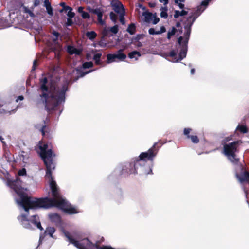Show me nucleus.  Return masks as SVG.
I'll return each mask as SVG.
<instances>
[{
    "label": "nucleus",
    "instance_id": "obj_13",
    "mask_svg": "<svg viewBox=\"0 0 249 249\" xmlns=\"http://www.w3.org/2000/svg\"><path fill=\"white\" fill-rule=\"evenodd\" d=\"M236 177L238 181L243 183L249 181V173L246 171H243L240 174H236Z\"/></svg>",
    "mask_w": 249,
    "mask_h": 249
},
{
    "label": "nucleus",
    "instance_id": "obj_33",
    "mask_svg": "<svg viewBox=\"0 0 249 249\" xmlns=\"http://www.w3.org/2000/svg\"><path fill=\"white\" fill-rule=\"evenodd\" d=\"M109 16H110L111 20L115 23L116 22V20L117 19L116 15L113 12H111L110 13Z\"/></svg>",
    "mask_w": 249,
    "mask_h": 249
},
{
    "label": "nucleus",
    "instance_id": "obj_35",
    "mask_svg": "<svg viewBox=\"0 0 249 249\" xmlns=\"http://www.w3.org/2000/svg\"><path fill=\"white\" fill-rule=\"evenodd\" d=\"M159 21V18L156 17V15H153V18L152 20L151 21L153 24H156Z\"/></svg>",
    "mask_w": 249,
    "mask_h": 249
},
{
    "label": "nucleus",
    "instance_id": "obj_58",
    "mask_svg": "<svg viewBox=\"0 0 249 249\" xmlns=\"http://www.w3.org/2000/svg\"><path fill=\"white\" fill-rule=\"evenodd\" d=\"M175 3L178 5V4L180 3V1L178 0H175Z\"/></svg>",
    "mask_w": 249,
    "mask_h": 249
},
{
    "label": "nucleus",
    "instance_id": "obj_10",
    "mask_svg": "<svg viewBox=\"0 0 249 249\" xmlns=\"http://www.w3.org/2000/svg\"><path fill=\"white\" fill-rule=\"evenodd\" d=\"M118 30V26L116 25L110 28L105 27L103 30L102 34L104 36H109V33L111 32L112 35H110V36H112V35L117 34Z\"/></svg>",
    "mask_w": 249,
    "mask_h": 249
},
{
    "label": "nucleus",
    "instance_id": "obj_42",
    "mask_svg": "<svg viewBox=\"0 0 249 249\" xmlns=\"http://www.w3.org/2000/svg\"><path fill=\"white\" fill-rule=\"evenodd\" d=\"M103 15H100L98 17V21L99 23L101 25L105 24V21L102 19Z\"/></svg>",
    "mask_w": 249,
    "mask_h": 249
},
{
    "label": "nucleus",
    "instance_id": "obj_11",
    "mask_svg": "<svg viewBox=\"0 0 249 249\" xmlns=\"http://www.w3.org/2000/svg\"><path fill=\"white\" fill-rule=\"evenodd\" d=\"M112 6L114 11L119 14V15H121L122 13L125 14L124 8L121 3L116 2L112 3Z\"/></svg>",
    "mask_w": 249,
    "mask_h": 249
},
{
    "label": "nucleus",
    "instance_id": "obj_27",
    "mask_svg": "<svg viewBox=\"0 0 249 249\" xmlns=\"http://www.w3.org/2000/svg\"><path fill=\"white\" fill-rule=\"evenodd\" d=\"M176 30H177L175 27H172V29L168 31L167 34V38L168 39H170L172 36H173L175 34Z\"/></svg>",
    "mask_w": 249,
    "mask_h": 249
},
{
    "label": "nucleus",
    "instance_id": "obj_4",
    "mask_svg": "<svg viewBox=\"0 0 249 249\" xmlns=\"http://www.w3.org/2000/svg\"><path fill=\"white\" fill-rule=\"evenodd\" d=\"M62 232L67 240L75 247L79 249H114L108 246L99 247L97 245L93 244L88 239L84 238L80 241H77L73 238L68 231L62 230Z\"/></svg>",
    "mask_w": 249,
    "mask_h": 249
},
{
    "label": "nucleus",
    "instance_id": "obj_40",
    "mask_svg": "<svg viewBox=\"0 0 249 249\" xmlns=\"http://www.w3.org/2000/svg\"><path fill=\"white\" fill-rule=\"evenodd\" d=\"M53 34L55 36V38H54L53 39V40L54 42H56V40H57V38H58V36L59 35V34L58 32L53 31Z\"/></svg>",
    "mask_w": 249,
    "mask_h": 249
},
{
    "label": "nucleus",
    "instance_id": "obj_51",
    "mask_svg": "<svg viewBox=\"0 0 249 249\" xmlns=\"http://www.w3.org/2000/svg\"><path fill=\"white\" fill-rule=\"evenodd\" d=\"M159 1L160 2H163L165 5H166L168 3V0H159Z\"/></svg>",
    "mask_w": 249,
    "mask_h": 249
},
{
    "label": "nucleus",
    "instance_id": "obj_2",
    "mask_svg": "<svg viewBox=\"0 0 249 249\" xmlns=\"http://www.w3.org/2000/svg\"><path fill=\"white\" fill-rule=\"evenodd\" d=\"M47 79L43 78L40 80V93L38 104L44 105L48 112L55 108L59 104L65 100V93L68 90V84L65 83L56 85L51 83L50 87L47 85Z\"/></svg>",
    "mask_w": 249,
    "mask_h": 249
},
{
    "label": "nucleus",
    "instance_id": "obj_26",
    "mask_svg": "<svg viewBox=\"0 0 249 249\" xmlns=\"http://www.w3.org/2000/svg\"><path fill=\"white\" fill-rule=\"evenodd\" d=\"M91 12L97 15V17L103 15V12L100 8L91 9Z\"/></svg>",
    "mask_w": 249,
    "mask_h": 249
},
{
    "label": "nucleus",
    "instance_id": "obj_1",
    "mask_svg": "<svg viewBox=\"0 0 249 249\" xmlns=\"http://www.w3.org/2000/svg\"><path fill=\"white\" fill-rule=\"evenodd\" d=\"M38 146L40 150L39 154L47 168L46 177L49 182L53 198L47 197L37 199L29 197L22 193V190L24 189L23 184L20 185V187L17 186V184H19V182H23L25 179L32 180V178L27 175L26 169L24 168L18 172L19 177L15 180H8L7 183V185L12 188L17 194L18 198L16 197L15 201L18 207L24 210L25 213H21L18 217L19 222L26 229H32L33 225L42 231L43 229L37 215H33L30 219L28 218L29 209L36 210L41 208L48 209L52 207H56L69 214L77 213L78 212L59 193V188L52 176V171L55 169L53 158L55 156V154L52 150V145L39 142Z\"/></svg>",
    "mask_w": 249,
    "mask_h": 249
},
{
    "label": "nucleus",
    "instance_id": "obj_60",
    "mask_svg": "<svg viewBox=\"0 0 249 249\" xmlns=\"http://www.w3.org/2000/svg\"><path fill=\"white\" fill-rule=\"evenodd\" d=\"M180 25V23L179 22H178L176 24L177 27H179Z\"/></svg>",
    "mask_w": 249,
    "mask_h": 249
},
{
    "label": "nucleus",
    "instance_id": "obj_23",
    "mask_svg": "<svg viewBox=\"0 0 249 249\" xmlns=\"http://www.w3.org/2000/svg\"><path fill=\"white\" fill-rule=\"evenodd\" d=\"M86 35L87 37L90 40L94 39L97 36V34L94 31L87 32Z\"/></svg>",
    "mask_w": 249,
    "mask_h": 249
},
{
    "label": "nucleus",
    "instance_id": "obj_21",
    "mask_svg": "<svg viewBox=\"0 0 249 249\" xmlns=\"http://www.w3.org/2000/svg\"><path fill=\"white\" fill-rule=\"evenodd\" d=\"M188 12L185 10H182L181 11L176 10L174 15V17L175 18H177L179 16H183L187 15Z\"/></svg>",
    "mask_w": 249,
    "mask_h": 249
},
{
    "label": "nucleus",
    "instance_id": "obj_3",
    "mask_svg": "<svg viewBox=\"0 0 249 249\" xmlns=\"http://www.w3.org/2000/svg\"><path fill=\"white\" fill-rule=\"evenodd\" d=\"M155 145L156 143L147 152H142L138 158L133 159L130 163H125L123 167V172L140 175L152 174V161L157 154L154 149Z\"/></svg>",
    "mask_w": 249,
    "mask_h": 249
},
{
    "label": "nucleus",
    "instance_id": "obj_52",
    "mask_svg": "<svg viewBox=\"0 0 249 249\" xmlns=\"http://www.w3.org/2000/svg\"><path fill=\"white\" fill-rule=\"evenodd\" d=\"M36 60H34V63H33V68H32V71H34L36 69Z\"/></svg>",
    "mask_w": 249,
    "mask_h": 249
},
{
    "label": "nucleus",
    "instance_id": "obj_57",
    "mask_svg": "<svg viewBox=\"0 0 249 249\" xmlns=\"http://www.w3.org/2000/svg\"><path fill=\"white\" fill-rule=\"evenodd\" d=\"M190 72H191V74H194V73H195V69H192L191 70V71Z\"/></svg>",
    "mask_w": 249,
    "mask_h": 249
},
{
    "label": "nucleus",
    "instance_id": "obj_19",
    "mask_svg": "<svg viewBox=\"0 0 249 249\" xmlns=\"http://www.w3.org/2000/svg\"><path fill=\"white\" fill-rule=\"evenodd\" d=\"M210 0H204L203 1L201 5L197 7L196 11L200 12L203 8L205 9Z\"/></svg>",
    "mask_w": 249,
    "mask_h": 249
},
{
    "label": "nucleus",
    "instance_id": "obj_49",
    "mask_svg": "<svg viewBox=\"0 0 249 249\" xmlns=\"http://www.w3.org/2000/svg\"><path fill=\"white\" fill-rule=\"evenodd\" d=\"M0 141L3 144V146H5L6 145V142L4 141V139L1 136H0Z\"/></svg>",
    "mask_w": 249,
    "mask_h": 249
},
{
    "label": "nucleus",
    "instance_id": "obj_16",
    "mask_svg": "<svg viewBox=\"0 0 249 249\" xmlns=\"http://www.w3.org/2000/svg\"><path fill=\"white\" fill-rule=\"evenodd\" d=\"M67 51L68 53L71 54H75L79 55L81 53V51L71 46H68Z\"/></svg>",
    "mask_w": 249,
    "mask_h": 249
},
{
    "label": "nucleus",
    "instance_id": "obj_17",
    "mask_svg": "<svg viewBox=\"0 0 249 249\" xmlns=\"http://www.w3.org/2000/svg\"><path fill=\"white\" fill-rule=\"evenodd\" d=\"M142 16L144 17L145 21L146 22H150L153 19V15L148 12H144Z\"/></svg>",
    "mask_w": 249,
    "mask_h": 249
},
{
    "label": "nucleus",
    "instance_id": "obj_53",
    "mask_svg": "<svg viewBox=\"0 0 249 249\" xmlns=\"http://www.w3.org/2000/svg\"><path fill=\"white\" fill-rule=\"evenodd\" d=\"M178 6L180 9H183L184 7V4L183 3H181V2H180V3L178 4Z\"/></svg>",
    "mask_w": 249,
    "mask_h": 249
},
{
    "label": "nucleus",
    "instance_id": "obj_46",
    "mask_svg": "<svg viewBox=\"0 0 249 249\" xmlns=\"http://www.w3.org/2000/svg\"><path fill=\"white\" fill-rule=\"evenodd\" d=\"M163 57H164L166 59L168 60L169 61L170 59V56L169 55V53H165L162 54V55Z\"/></svg>",
    "mask_w": 249,
    "mask_h": 249
},
{
    "label": "nucleus",
    "instance_id": "obj_8",
    "mask_svg": "<svg viewBox=\"0 0 249 249\" xmlns=\"http://www.w3.org/2000/svg\"><path fill=\"white\" fill-rule=\"evenodd\" d=\"M123 50H119L117 53L108 54L107 55V63H110L116 61V59L119 61H124L126 58V55L122 53Z\"/></svg>",
    "mask_w": 249,
    "mask_h": 249
},
{
    "label": "nucleus",
    "instance_id": "obj_9",
    "mask_svg": "<svg viewBox=\"0 0 249 249\" xmlns=\"http://www.w3.org/2000/svg\"><path fill=\"white\" fill-rule=\"evenodd\" d=\"M55 231V229L53 227H48L44 233L43 234H41L39 240V246L41 244L42 242L43 241L46 235H49L51 238L56 239V237L53 235V233Z\"/></svg>",
    "mask_w": 249,
    "mask_h": 249
},
{
    "label": "nucleus",
    "instance_id": "obj_44",
    "mask_svg": "<svg viewBox=\"0 0 249 249\" xmlns=\"http://www.w3.org/2000/svg\"><path fill=\"white\" fill-rule=\"evenodd\" d=\"M73 22L71 18H68L66 24L67 26H71L72 25Z\"/></svg>",
    "mask_w": 249,
    "mask_h": 249
},
{
    "label": "nucleus",
    "instance_id": "obj_32",
    "mask_svg": "<svg viewBox=\"0 0 249 249\" xmlns=\"http://www.w3.org/2000/svg\"><path fill=\"white\" fill-rule=\"evenodd\" d=\"M188 139H190L194 143H197L199 142V139L196 136H191Z\"/></svg>",
    "mask_w": 249,
    "mask_h": 249
},
{
    "label": "nucleus",
    "instance_id": "obj_39",
    "mask_svg": "<svg viewBox=\"0 0 249 249\" xmlns=\"http://www.w3.org/2000/svg\"><path fill=\"white\" fill-rule=\"evenodd\" d=\"M25 12L26 13H28L30 15V16L31 17H35V15L33 13V12H32L31 10H30L29 9H27V8H25Z\"/></svg>",
    "mask_w": 249,
    "mask_h": 249
},
{
    "label": "nucleus",
    "instance_id": "obj_24",
    "mask_svg": "<svg viewBox=\"0 0 249 249\" xmlns=\"http://www.w3.org/2000/svg\"><path fill=\"white\" fill-rule=\"evenodd\" d=\"M130 35H133L135 32V25L133 23H131L128 26L126 30Z\"/></svg>",
    "mask_w": 249,
    "mask_h": 249
},
{
    "label": "nucleus",
    "instance_id": "obj_36",
    "mask_svg": "<svg viewBox=\"0 0 249 249\" xmlns=\"http://www.w3.org/2000/svg\"><path fill=\"white\" fill-rule=\"evenodd\" d=\"M124 15H125V14H123V13H122L121 15H119L120 22L123 25H124L125 24V20H124Z\"/></svg>",
    "mask_w": 249,
    "mask_h": 249
},
{
    "label": "nucleus",
    "instance_id": "obj_43",
    "mask_svg": "<svg viewBox=\"0 0 249 249\" xmlns=\"http://www.w3.org/2000/svg\"><path fill=\"white\" fill-rule=\"evenodd\" d=\"M70 10H72V8H71V7H70L69 6H64L63 9L62 10H61L60 11V12H62L64 11H68V12Z\"/></svg>",
    "mask_w": 249,
    "mask_h": 249
},
{
    "label": "nucleus",
    "instance_id": "obj_54",
    "mask_svg": "<svg viewBox=\"0 0 249 249\" xmlns=\"http://www.w3.org/2000/svg\"><path fill=\"white\" fill-rule=\"evenodd\" d=\"M39 3V1L38 0H36L34 2V6H37V5H38Z\"/></svg>",
    "mask_w": 249,
    "mask_h": 249
},
{
    "label": "nucleus",
    "instance_id": "obj_6",
    "mask_svg": "<svg viewBox=\"0 0 249 249\" xmlns=\"http://www.w3.org/2000/svg\"><path fill=\"white\" fill-rule=\"evenodd\" d=\"M240 144L239 141H234L223 146L222 153L227 157L229 160L233 163L237 161L236 153L238 151V147Z\"/></svg>",
    "mask_w": 249,
    "mask_h": 249
},
{
    "label": "nucleus",
    "instance_id": "obj_14",
    "mask_svg": "<svg viewBox=\"0 0 249 249\" xmlns=\"http://www.w3.org/2000/svg\"><path fill=\"white\" fill-rule=\"evenodd\" d=\"M165 32L166 29L163 26H162L160 27V30L156 31L154 28H150L148 30V33L150 35H159Z\"/></svg>",
    "mask_w": 249,
    "mask_h": 249
},
{
    "label": "nucleus",
    "instance_id": "obj_48",
    "mask_svg": "<svg viewBox=\"0 0 249 249\" xmlns=\"http://www.w3.org/2000/svg\"><path fill=\"white\" fill-rule=\"evenodd\" d=\"M84 8L83 7H79L78 8V12L81 14L84 12L83 11Z\"/></svg>",
    "mask_w": 249,
    "mask_h": 249
},
{
    "label": "nucleus",
    "instance_id": "obj_50",
    "mask_svg": "<svg viewBox=\"0 0 249 249\" xmlns=\"http://www.w3.org/2000/svg\"><path fill=\"white\" fill-rule=\"evenodd\" d=\"M23 99H24V97H23V96L21 95V96H19L18 97V98L16 99V101L17 102H18V100H21V101H22V100H23Z\"/></svg>",
    "mask_w": 249,
    "mask_h": 249
},
{
    "label": "nucleus",
    "instance_id": "obj_20",
    "mask_svg": "<svg viewBox=\"0 0 249 249\" xmlns=\"http://www.w3.org/2000/svg\"><path fill=\"white\" fill-rule=\"evenodd\" d=\"M20 159L22 160L24 163H26L27 160L29 158V155L27 153L22 151L21 154L19 155Z\"/></svg>",
    "mask_w": 249,
    "mask_h": 249
},
{
    "label": "nucleus",
    "instance_id": "obj_45",
    "mask_svg": "<svg viewBox=\"0 0 249 249\" xmlns=\"http://www.w3.org/2000/svg\"><path fill=\"white\" fill-rule=\"evenodd\" d=\"M44 5L46 8L51 6V3L49 0H45L44 2Z\"/></svg>",
    "mask_w": 249,
    "mask_h": 249
},
{
    "label": "nucleus",
    "instance_id": "obj_38",
    "mask_svg": "<svg viewBox=\"0 0 249 249\" xmlns=\"http://www.w3.org/2000/svg\"><path fill=\"white\" fill-rule=\"evenodd\" d=\"M46 10H47V13L50 16H52L53 15V9L51 7V6H49V7H46Z\"/></svg>",
    "mask_w": 249,
    "mask_h": 249
},
{
    "label": "nucleus",
    "instance_id": "obj_15",
    "mask_svg": "<svg viewBox=\"0 0 249 249\" xmlns=\"http://www.w3.org/2000/svg\"><path fill=\"white\" fill-rule=\"evenodd\" d=\"M32 181V179L31 180L25 179L23 180V182H19V184H17V186H18V187H20V185L23 184V186L24 187V189L22 190V192L23 194H25L26 196H27L25 193V191H27V188H26V186L30 185L31 182Z\"/></svg>",
    "mask_w": 249,
    "mask_h": 249
},
{
    "label": "nucleus",
    "instance_id": "obj_30",
    "mask_svg": "<svg viewBox=\"0 0 249 249\" xmlns=\"http://www.w3.org/2000/svg\"><path fill=\"white\" fill-rule=\"evenodd\" d=\"M232 140V136H230L227 137H225L221 142V144L223 146H224V144H228V142Z\"/></svg>",
    "mask_w": 249,
    "mask_h": 249
},
{
    "label": "nucleus",
    "instance_id": "obj_59",
    "mask_svg": "<svg viewBox=\"0 0 249 249\" xmlns=\"http://www.w3.org/2000/svg\"><path fill=\"white\" fill-rule=\"evenodd\" d=\"M60 5L62 6L63 8L64 7V6H65V3L64 2H61L60 3Z\"/></svg>",
    "mask_w": 249,
    "mask_h": 249
},
{
    "label": "nucleus",
    "instance_id": "obj_28",
    "mask_svg": "<svg viewBox=\"0 0 249 249\" xmlns=\"http://www.w3.org/2000/svg\"><path fill=\"white\" fill-rule=\"evenodd\" d=\"M236 130H239L241 132L243 133H246L248 132L247 128L246 126L245 125H238L237 128Z\"/></svg>",
    "mask_w": 249,
    "mask_h": 249
},
{
    "label": "nucleus",
    "instance_id": "obj_25",
    "mask_svg": "<svg viewBox=\"0 0 249 249\" xmlns=\"http://www.w3.org/2000/svg\"><path fill=\"white\" fill-rule=\"evenodd\" d=\"M76 70L77 71V74H78L79 75L75 79V81H76L79 77H82L84 76L86 74L89 73L91 72H92L94 71V70H91V71H89L87 72H84L80 71L78 69H76Z\"/></svg>",
    "mask_w": 249,
    "mask_h": 249
},
{
    "label": "nucleus",
    "instance_id": "obj_41",
    "mask_svg": "<svg viewBox=\"0 0 249 249\" xmlns=\"http://www.w3.org/2000/svg\"><path fill=\"white\" fill-rule=\"evenodd\" d=\"M81 16L82 17L84 18V19H86V18H89V17H90V16L87 13V12H84L82 14H81Z\"/></svg>",
    "mask_w": 249,
    "mask_h": 249
},
{
    "label": "nucleus",
    "instance_id": "obj_47",
    "mask_svg": "<svg viewBox=\"0 0 249 249\" xmlns=\"http://www.w3.org/2000/svg\"><path fill=\"white\" fill-rule=\"evenodd\" d=\"M99 45L101 47H105L106 46L107 44L103 41H100L99 43Z\"/></svg>",
    "mask_w": 249,
    "mask_h": 249
},
{
    "label": "nucleus",
    "instance_id": "obj_18",
    "mask_svg": "<svg viewBox=\"0 0 249 249\" xmlns=\"http://www.w3.org/2000/svg\"><path fill=\"white\" fill-rule=\"evenodd\" d=\"M141 56V53L136 51H133L130 52L128 54V57L131 59L134 58L135 60H138V58Z\"/></svg>",
    "mask_w": 249,
    "mask_h": 249
},
{
    "label": "nucleus",
    "instance_id": "obj_22",
    "mask_svg": "<svg viewBox=\"0 0 249 249\" xmlns=\"http://www.w3.org/2000/svg\"><path fill=\"white\" fill-rule=\"evenodd\" d=\"M167 7L166 6L164 7H161L160 9V17L164 18H166L168 17L167 14Z\"/></svg>",
    "mask_w": 249,
    "mask_h": 249
},
{
    "label": "nucleus",
    "instance_id": "obj_37",
    "mask_svg": "<svg viewBox=\"0 0 249 249\" xmlns=\"http://www.w3.org/2000/svg\"><path fill=\"white\" fill-rule=\"evenodd\" d=\"M72 10H70L67 13V16L69 17V18H73L75 16L74 13L72 12Z\"/></svg>",
    "mask_w": 249,
    "mask_h": 249
},
{
    "label": "nucleus",
    "instance_id": "obj_56",
    "mask_svg": "<svg viewBox=\"0 0 249 249\" xmlns=\"http://www.w3.org/2000/svg\"><path fill=\"white\" fill-rule=\"evenodd\" d=\"M57 51L59 52V51L61 50V46L59 44H57Z\"/></svg>",
    "mask_w": 249,
    "mask_h": 249
},
{
    "label": "nucleus",
    "instance_id": "obj_12",
    "mask_svg": "<svg viewBox=\"0 0 249 249\" xmlns=\"http://www.w3.org/2000/svg\"><path fill=\"white\" fill-rule=\"evenodd\" d=\"M50 220L55 223L56 225H60L61 219L60 215L56 213H51L48 215Z\"/></svg>",
    "mask_w": 249,
    "mask_h": 249
},
{
    "label": "nucleus",
    "instance_id": "obj_31",
    "mask_svg": "<svg viewBox=\"0 0 249 249\" xmlns=\"http://www.w3.org/2000/svg\"><path fill=\"white\" fill-rule=\"evenodd\" d=\"M192 131V129L191 128H184V130H183V134L184 135H185L187 137V138H189L191 136L189 135V133L191 132V131Z\"/></svg>",
    "mask_w": 249,
    "mask_h": 249
},
{
    "label": "nucleus",
    "instance_id": "obj_55",
    "mask_svg": "<svg viewBox=\"0 0 249 249\" xmlns=\"http://www.w3.org/2000/svg\"><path fill=\"white\" fill-rule=\"evenodd\" d=\"M45 127V126H43L42 127V128H41V130L42 135H45V131H44Z\"/></svg>",
    "mask_w": 249,
    "mask_h": 249
},
{
    "label": "nucleus",
    "instance_id": "obj_7",
    "mask_svg": "<svg viewBox=\"0 0 249 249\" xmlns=\"http://www.w3.org/2000/svg\"><path fill=\"white\" fill-rule=\"evenodd\" d=\"M204 10L205 8H203L200 12H198L196 10V11L191 13V15L187 19V23L184 26L185 30V32L184 34L185 36H187V37H190L192 25L196 19L199 16V15H200Z\"/></svg>",
    "mask_w": 249,
    "mask_h": 249
},
{
    "label": "nucleus",
    "instance_id": "obj_5",
    "mask_svg": "<svg viewBox=\"0 0 249 249\" xmlns=\"http://www.w3.org/2000/svg\"><path fill=\"white\" fill-rule=\"evenodd\" d=\"M189 37L187 36H180L178 39V43L180 51L178 55V51L172 50L169 53L170 56L169 61L173 63L178 62L179 61L182 60L186 56L187 52V44Z\"/></svg>",
    "mask_w": 249,
    "mask_h": 249
},
{
    "label": "nucleus",
    "instance_id": "obj_61",
    "mask_svg": "<svg viewBox=\"0 0 249 249\" xmlns=\"http://www.w3.org/2000/svg\"><path fill=\"white\" fill-rule=\"evenodd\" d=\"M88 10H89V12H91V9H92V8H90V7H88Z\"/></svg>",
    "mask_w": 249,
    "mask_h": 249
},
{
    "label": "nucleus",
    "instance_id": "obj_34",
    "mask_svg": "<svg viewBox=\"0 0 249 249\" xmlns=\"http://www.w3.org/2000/svg\"><path fill=\"white\" fill-rule=\"evenodd\" d=\"M93 64L92 62H87L83 63V68L84 69L89 68L93 66Z\"/></svg>",
    "mask_w": 249,
    "mask_h": 249
},
{
    "label": "nucleus",
    "instance_id": "obj_29",
    "mask_svg": "<svg viewBox=\"0 0 249 249\" xmlns=\"http://www.w3.org/2000/svg\"><path fill=\"white\" fill-rule=\"evenodd\" d=\"M101 53H96L94 54L93 57V59L95 60L96 64H100V60L101 57Z\"/></svg>",
    "mask_w": 249,
    "mask_h": 249
}]
</instances>
